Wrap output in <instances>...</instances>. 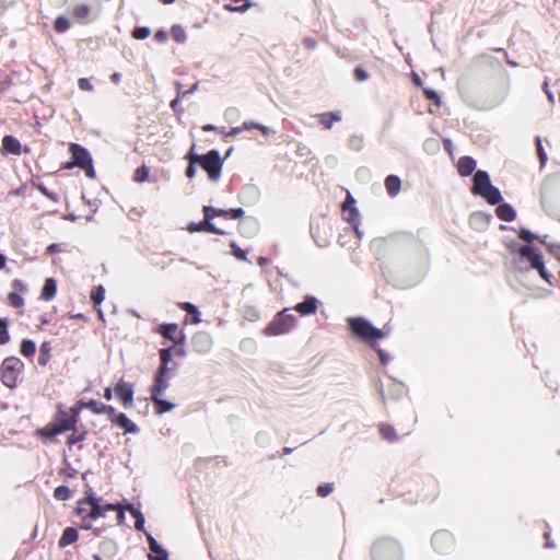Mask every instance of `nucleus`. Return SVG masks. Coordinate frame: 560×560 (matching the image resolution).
<instances>
[{
  "mask_svg": "<svg viewBox=\"0 0 560 560\" xmlns=\"http://www.w3.org/2000/svg\"><path fill=\"white\" fill-rule=\"evenodd\" d=\"M114 506L112 503H104L101 498L88 495L78 502L77 514L81 521V528L91 529L94 521L104 517L106 512Z\"/></svg>",
  "mask_w": 560,
  "mask_h": 560,
  "instance_id": "nucleus-1",
  "label": "nucleus"
},
{
  "mask_svg": "<svg viewBox=\"0 0 560 560\" xmlns=\"http://www.w3.org/2000/svg\"><path fill=\"white\" fill-rule=\"evenodd\" d=\"M69 10L75 23L86 25L101 16L103 7L100 0H70Z\"/></svg>",
  "mask_w": 560,
  "mask_h": 560,
  "instance_id": "nucleus-2",
  "label": "nucleus"
},
{
  "mask_svg": "<svg viewBox=\"0 0 560 560\" xmlns=\"http://www.w3.org/2000/svg\"><path fill=\"white\" fill-rule=\"evenodd\" d=\"M520 237L527 242L528 245L521 247L518 254L530 264L532 268L539 272L544 280L550 282L552 275L546 270L541 254L530 245L538 237L528 230H522Z\"/></svg>",
  "mask_w": 560,
  "mask_h": 560,
  "instance_id": "nucleus-3",
  "label": "nucleus"
},
{
  "mask_svg": "<svg viewBox=\"0 0 560 560\" xmlns=\"http://www.w3.org/2000/svg\"><path fill=\"white\" fill-rule=\"evenodd\" d=\"M188 159L191 163L199 164L207 172L210 180L218 182L221 177L223 161L217 150H211L207 154L199 155L190 151Z\"/></svg>",
  "mask_w": 560,
  "mask_h": 560,
  "instance_id": "nucleus-4",
  "label": "nucleus"
},
{
  "mask_svg": "<svg viewBox=\"0 0 560 560\" xmlns=\"http://www.w3.org/2000/svg\"><path fill=\"white\" fill-rule=\"evenodd\" d=\"M349 325L353 334L375 348V342L389 334V329H377L364 318H350Z\"/></svg>",
  "mask_w": 560,
  "mask_h": 560,
  "instance_id": "nucleus-5",
  "label": "nucleus"
},
{
  "mask_svg": "<svg viewBox=\"0 0 560 560\" xmlns=\"http://www.w3.org/2000/svg\"><path fill=\"white\" fill-rule=\"evenodd\" d=\"M70 412L59 411L54 423L46 425L38 433L44 438L52 439L65 431L72 430L78 421V411L71 409Z\"/></svg>",
  "mask_w": 560,
  "mask_h": 560,
  "instance_id": "nucleus-6",
  "label": "nucleus"
},
{
  "mask_svg": "<svg viewBox=\"0 0 560 560\" xmlns=\"http://www.w3.org/2000/svg\"><path fill=\"white\" fill-rule=\"evenodd\" d=\"M472 192L481 196L491 205H497L502 199L500 190L491 184L490 177L485 171H478L474 175Z\"/></svg>",
  "mask_w": 560,
  "mask_h": 560,
  "instance_id": "nucleus-7",
  "label": "nucleus"
},
{
  "mask_svg": "<svg viewBox=\"0 0 560 560\" xmlns=\"http://www.w3.org/2000/svg\"><path fill=\"white\" fill-rule=\"evenodd\" d=\"M24 369V363L16 357H9L2 361L0 373L1 382L9 388L16 386L19 376Z\"/></svg>",
  "mask_w": 560,
  "mask_h": 560,
  "instance_id": "nucleus-8",
  "label": "nucleus"
},
{
  "mask_svg": "<svg viewBox=\"0 0 560 560\" xmlns=\"http://www.w3.org/2000/svg\"><path fill=\"white\" fill-rule=\"evenodd\" d=\"M372 556L374 560H400L401 550L395 540L383 538L374 544Z\"/></svg>",
  "mask_w": 560,
  "mask_h": 560,
  "instance_id": "nucleus-9",
  "label": "nucleus"
},
{
  "mask_svg": "<svg viewBox=\"0 0 560 560\" xmlns=\"http://www.w3.org/2000/svg\"><path fill=\"white\" fill-rule=\"evenodd\" d=\"M288 310H284L277 314L275 319L265 328V335L267 336H279L291 331L295 324L296 318L292 314H287Z\"/></svg>",
  "mask_w": 560,
  "mask_h": 560,
  "instance_id": "nucleus-10",
  "label": "nucleus"
},
{
  "mask_svg": "<svg viewBox=\"0 0 560 560\" xmlns=\"http://www.w3.org/2000/svg\"><path fill=\"white\" fill-rule=\"evenodd\" d=\"M116 395L120 399L121 404L126 408H130L133 406V386L132 384L125 382L124 380H119L114 388Z\"/></svg>",
  "mask_w": 560,
  "mask_h": 560,
  "instance_id": "nucleus-11",
  "label": "nucleus"
},
{
  "mask_svg": "<svg viewBox=\"0 0 560 560\" xmlns=\"http://www.w3.org/2000/svg\"><path fill=\"white\" fill-rule=\"evenodd\" d=\"M71 153L73 156V163H69L66 165L67 168L72 167V165H77L81 168L90 167V163H92V159L89 152L79 144H71Z\"/></svg>",
  "mask_w": 560,
  "mask_h": 560,
  "instance_id": "nucleus-12",
  "label": "nucleus"
},
{
  "mask_svg": "<svg viewBox=\"0 0 560 560\" xmlns=\"http://www.w3.org/2000/svg\"><path fill=\"white\" fill-rule=\"evenodd\" d=\"M353 205H354V200L349 195L347 200L343 202L342 212H343V215H345L346 220L349 223L353 224L354 232L358 235V237H361L362 233H361V231L359 230V226H358L359 212H358L357 208Z\"/></svg>",
  "mask_w": 560,
  "mask_h": 560,
  "instance_id": "nucleus-13",
  "label": "nucleus"
},
{
  "mask_svg": "<svg viewBox=\"0 0 560 560\" xmlns=\"http://www.w3.org/2000/svg\"><path fill=\"white\" fill-rule=\"evenodd\" d=\"M108 418L112 423L124 429L126 433H137L139 431L135 422H132L125 413L116 412L115 408Z\"/></svg>",
  "mask_w": 560,
  "mask_h": 560,
  "instance_id": "nucleus-14",
  "label": "nucleus"
},
{
  "mask_svg": "<svg viewBox=\"0 0 560 560\" xmlns=\"http://www.w3.org/2000/svg\"><path fill=\"white\" fill-rule=\"evenodd\" d=\"M433 547L439 552H446L453 547V537L448 532L441 530L433 535Z\"/></svg>",
  "mask_w": 560,
  "mask_h": 560,
  "instance_id": "nucleus-15",
  "label": "nucleus"
},
{
  "mask_svg": "<svg viewBox=\"0 0 560 560\" xmlns=\"http://www.w3.org/2000/svg\"><path fill=\"white\" fill-rule=\"evenodd\" d=\"M172 372L158 371L155 382L151 387V396H162L163 393L168 388Z\"/></svg>",
  "mask_w": 560,
  "mask_h": 560,
  "instance_id": "nucleus-16",
  "label": "nucleus"
},
{
  "mask_svg": "<svg viewBox=\"0 0 560 560\" xmlns=\"http://www.w3.org/2000/svg\"><path fill=\"white\" fill-rule=\"evenodd\" d=\"M147 538L151 550L148 556L149 560H170L167 550L151 534L147 533Z\"/></svg>",
  "mask_w": 560,
  "mask_h": 560,
  "instance_id": "nucleus-17",
  "label": "nucleus"
},
{
  "mask_svg": "<svg viewBox=\"0 0 560 560\" xmlns=\"http://www.w3.org/2000/svg\"><path fill=\"white\" fill-rule=\"evenodd\" d=\"M192 346L199 353H207L212 347V338L207 332H198L192 338Z\"/></svg>",
  "mask_w": 560,
  "mask_h": 560,
  "instance_id": "nucleus-18",
  "label": "nucleus"
},
{
  "mask_svg": "<svg viewBox=\"0 0 560 560\" xmlns=\"http://www.w3.org/2000/svg\"><path fill=\"white\" fill-rule=\"evenodd\" d=\"M187 230L190 233L201 232V231L210 232V233H215V234H219V235H224L226 233L224 230L217 228L212 222H210L206 218H205V220L202 222H199V223L191 222V223H189L188 226H187Z\"/></svg>",
  "mask_w": 560,
  "mask_h": 560,
  "instance_id": "nucleus-19",
  "label": "nucleus"
},
{
  "mask_svg": "<svg viewBox=\"0 0 560 560\" xmlns=\"http://www.w3.org/2000/svg\"><path fill=\"white\" fill-rule=\"evenodd\" d=\"M177 325L176 324H164L161 325L158 329V331L165 337L166 339L174 341L175 343H183L184 342V336H180L179 338L176 337L177 332Z\"/></svg>",
  "mask_w": 560,
  "mask_h": 560,
  "instance_id": "nucleus-20",
  "label": "nucleus"
},
{
  "mask_svg": "<svg viewBox=\"0 0 560 560\" xmlns=\"http://www.w3.org/2000/svg\"><path fill=\"white\" fill-rule=\"evenodd\" d=\"M317 304L318 301L314 296H308L304 302L299 303L295 306V311L299 312L301 315H311L316 313L317 311Z\"/></svg>",
  "mask_w": 560,
  "mask_h": 560,
  "instance_id": "nucleus-21",
  "label": "nucleus"
},
{
  "mask_svg": "<svg viewBox=\"0 0 560 560\" xmlns=\"http://www.w3.org/2000/svg\"><path fill=\"white\" fill-rule=\"evenodd\" d=\"M476 161L470 156H463L457 163L458 173L462 176H469L476 168Z\"/></svg>",
  "mask_w": 560,
  "mask_h": 560,
  "instance_id": "nucleus-22",
  "label": "nucleus"
},
{
  "mask_svg": "<svg viewBox=\"0 0 560 560\" xmlns=\"http://www.w3.org/2000/svg\"><path fill=\"white\" fill-rule=\"evenodd\" d=\"M57 293V283L52 278H47L42 288L40 296L44 301H51Z\"/></svg>",
  "mask_w": 560,
  "mask_h": 560,
  "instance_id": "nucleus-23",
  "label": "nucleus"
},
{
  "mask_svg": "<svg viewBox=\"0 0 560 560\" xmlns=\"http://www.w3.org/2000/svg\"><path fill=\"white\" fill-rule=\"evenodd\" d=\"M83 407L90 409L93 413H96V415L107 413L108 417L110 413H113V409H114V407H112V406L104 405V404L95 401V400L85 402L83 405Z\"/></svg>",
  "mask_w": 560,
  "mask_h": 560,
  "instance_id": "nucleus-24",
  "label": "nucleus"
},
{
  "mask_svg": "<svg viewBox=\"0 0 560 560\" xmlns=\"http://www.w3.org/2000/svg\"><path fill=\"white\" fill-rule=\"evenodd\" d=\"M172 350L171 349H161L160 350V357H161V365L159 368V371L164 372H173L176 369V364L173 366H170V363L172 361Z\"/></svg>",
  "mask_w": 560,
  "mask_h": 560,
  "instance_id": "nucleus-25",
  "label": "nucleus"
},
{
  "mask_svg": "<svg viewBox=\"0 0 560 560\" xmlns=\"http://www.w3.org/2000/svg\"><path fill=\"white\" fill-rule=\"evenodd\" d=\"M2 148L12 154H20L21 153V143L19 140L13 138L12 136H5L2 139Z\"/></svg>",
  "mask_w": 560,
  "mask_h": 560,
  "instance_id": "nucleus-26",
  "label": "nucleus"
},
{
  "mask_svg": "<svg viewBox=\"0 0 560 560\" xmlns=\"http://www.w3.org/2000/svg\"><path fill=\"white\" fill-rule=\"evenodd\" d=\"M104 299H105V289L103 285L96 287L91 292V300L93 301L94 306L97 308V313L101 318H103V311L100 308V305L104 301Z\"/></svg>",
  "mask_w": 560,
  "mask_h": 560,
  "instance_id": "nucleus-27",
  "label": "nucleus"
},
{
  "mask_svg": "<svg viewBox=\"0 0 560 560\" xmlns=\"http://www.w3.org/2000/svg\"><path fill=\"white\" fill-rule=\"evenodd\" d=\"M79 535H78V530L73 527H67L60 539H59V546L60 547H66V546H69L71 545L72 542H74L77 539H78Z\"/></svg>",
  "mask_w": 560,
  "mask_h": 560,
  "instance_id": "nucleus-28",
  "label": "nucleus"
},
{
  "mask_svg": "<svg viewBox=\"0 0 560 560\" xmlns=\"http://www.w3.org/2000/svg\"><path fill=\"white\" fill-rule=\"evenodd\" d=\"M497 215L503 221H513L515 219V210L508 203L499 205Z\"/></svg>",
  "mask_w": 560,
  "mask_h": 560,
  "instance_id": "nucleus-29",
  "label": "nucleus"
},
{
  "mask_svg": "<svg viewBox=\"0 0 560 560\" xmlns=\"http://www.w3.org/2000/svg\"><path fill=\"white\" fill-rule=\"evenodd\" d=\"M151 398L154 401L156 412L160 415L168 412L175 407L171 401L162 399V396H151Z\"/></svg>",
  "mask_w": 560,
  "mask_h": 560,
  "instance_id": "nucleus-30",
  "label": "nucleus"
},
{
  "mask_svg": "<svg viewBox=\"0 0 560 560\" xmlns=\"http://www.w3.org/2000/svg\"><path fill=\"white\" fill-rule=\"evenodd\" d=\"M127 511L136 518L135 527L138 530H144V516L139 509L132 504H126Z\"/></svg>",
  "mask_w": 560,
  "mask_h": 560,
  "instance_id": "nucleus-31",
  "label": "nucleus"
},
{
  "mask_svg": "<svg viewBox=\"0 0 560 560\" xmlns=\"http://www.w3.org/2000/svg\"><path fill=\"white\" fill-rule=\"evenodd\" d=\"M385 186L389 195L396 196L400 190V179L395 175H389L385 180Z\"/></svg>",
  "mask_w": 560,
  "mask_h": 560,
  "instance_id": "nucleus-32",
  "label": "nucleus"
},
{
  "mask_svg": "<svg viewBox=\"0 0 560 560\" xmlns=\"http://www.w3.org/2000/svg\"><path fill=\"white\" fill-rule=\"evenodd\" d=\"M203 214L210 222L215 217H224L225 219L226 217H230V212H228V210L217 209L210 206L203 207Z\"/></svg>",
  "mask_w": 560,
  "mask_h": 560,
  "instance_id": "nucleus-33",
  "label": "nucleus"
},
{
  "mask_svg": "<svg viewBox=\"0 0 560 560\" xmlns=\"http://www.w3.org/2000/svg\"><path fill=\"white\" fill-rule=\"evenodd\" d=\"M171 33H172V37L173 39L178 43V44H183L186 42L187 39V34H186V31L185 28L179 25V24H175L172 26V30H171Z\"/></svg>",
  "mask_w": 560,
  "mask_h": 560,
  "instance_id": "nucleus-34",
  "label": "nucleus"
},
{
  "mask_svg": "<svg viewBox=\"0 0 560 560\" xmlns=\"http://www.w3.org/2000/svg\"><path fill=\"white\" fill-rule=\"evenodd\" d=\"M340 115L338 113H324L319 115V121L326 128H331L335 121L340 120Z\"/></svg>",
  "mask_w": 560,
  "mask_h": 560,
  "instance_id": "nucleus-35",
  "label": "nucleus"
},
{
  "mask_svg": "<svg viewBox=\"0 0 560 560\" xmlns=\"http://www.w3.org/2000/svg\"><path fill=\"white\" fill-rule=\"evenodd\" d=\"M36 351V345L33 340L23 339L20 347V352L24 357H32Z\"/></svg>",
  "mask_w": 560,
  "mask_h": 560,
  "instance_id": "nucleus-36",
  "label": "nucleus"
},
{
  "mask_svg": "<svg viewBox=\"0 0 560 560\" xmlns=\"http://www.w3.org/2000/svg\"><path fill=\"white\" fill-rule=\"evenodd\" d=\"M71 26V21L66 16H58L55 21L54 27L56 32L63 33Z\"/></svg>",
  "mask_w": 560,
  "mask_h": 560,
  "instance_id": "nucleus-37",
  "label": "nucleus"
},
{
  "mask_svg": "<svg viewBox=\"0 0 560 560\" xmlns=\"http://www.w3.org/2000/svg\"><path fill=\"white\" fill-rule=\"evenodd\" d=\"M150 171L145 165L138 167L133 174V180L137 183H143L149 180Z\"/></svg>",
  "mask_w": 560,
  "mask_h": 560,
  "instance_id": "nucleus-38",
  "label": "nucleus"
},
{
  "mask_svg": "<svg viewBox=\"0 0 560 560\" xmlns=\"http://www.w3.org/2000/svg\"><path fill=\"white\" fill-rule=\"evenodd\" d=\"M8 319L0 318V345H4L10 340V336L8 332Z\"/></svg>",
  "mask_w": 560,
  "mask_h": 560,
  "instance_id": "nucleus-39",
  "label": "nucleus"
},
{
  "mask_svg": "<svg viewBox=\"0 0 560 560\" xmlns=\"http://www.w3.org/2000/svg\"><path fill=\"white\" fill-rule=\"evenodd\" d=\"M54 497L59 501H65L70 498V490L66 486H59L55 489Z\"/></svg>",
  "mask_w": 560,
  "mask_h": 560,
  "instance_id": "nucleus-40",
  "label": "nucleus"
},
{
  "mask_svg": "<svg viewBox=\"0 0 560 560\" xmlns=\"http://www.w3.org/2000/svg\"><path fill=\"white\" fill-rule=\"evenodd\" d=\"M8 300L11 306L21 307L24 305V299L16 292H11L8 295Z\"/></svg>",
  "mask_w": 560,
  "mask_h": 560,
  "instance_id": "nucleus-41",
  "label": "nucleus"
},
{
  "mask_svg": "<svg viewBox=\"0 0 560 560\" xmlns=\"http://www.w3.org/2000/svg\"><path fill=\"white\" fill-rule=\"evenodd\" d=\"M113 506L114 508L110 511H116L117 512V515H116L117 524L118 525L124 524V522H125V511H127L126 505L113 504Z\"/></svg>",
  "mask_w": 560,
  "mask_h": 560,
  "instance_id": "nucleus-42",
  "label": "nucleus"
},
{
  "mask_svg": "<svg viewBox=\"0 0 560 560\" xmlns=\"http://www.w3.org/2000/svg\"><path fill=\"white\" fill-rule=\"evenodd\" d=\"M539 241L547 246L549 252L560 261V246L556 244H549L546 241V236L539 238Z\"/></svg>",
  "mask_w": 560,
  "mask_h": 560,
  "instance_id": "nucleus-43",
  "label": "nucleus"
},
{
  "mask_svg": "<svg viewBox=\"0 0 560 560\" xmlns=\"http://www.w3.org/2000/svg\"><path fill=\"white\" fill-rule=\"evenodd\" d=\"M539 241L547 246L549 252L560 261V246L556 244H549L546 241V236L539 238Z\"/></svg>",
  "mask_w": 560,
  "mask_h": 560,
  "instance_id": "nucleus-44",
  "label": "nucleus"
},
{
  "mask_svg": "<svg viewBox=\"0 0 560 560\" xmlns=\"http://www.w3.org/2000/svg\"><path fill=\"white\" fill-rule=\"evenodd\" d=\"M380 431L384 439L389 440V441L396 440V433H395L394 428H392L389 425H383V427H381Z\"/></svg>",
  "mask_w": 560,
  "mask_h": 560,
  "instance_id": "nucleus-45",
  "label": "nucleus"
},
{
  "mask_svg": "<svg viewBox=\"0 0 560 560\" xmlns=\"http://www.w3.org/2000/svg\"><path fill=\"white\" fill-rule=\"evenodd\" d=\"M151 34V31L149 27H137L132 35L136 39H144L147 37H149Z\"/></svg>",
  "mask_w": 560,
  "mask_h": 560,
  "instance_id": "nucleus-46",
  "label": "nucleus"
},
{
  "mask_svg": "<svg viewBox=\"0 0 560 560\" xmlns=\"http://www.w3.org/2000/svg\"><path fill=\"white\" fill-rule=\"evenodd\" d=\"M40 351H42V357L39 358V363L42 365H45L47 363V360H48V354H49V351H50V346L48 342H44L42 346H40Z\"/></svg>",
  "mask_w": 560,
  "mask_h": 560,
  "instance_id": "nucleus-47",
  "label": "nucleus"
},
{
  "mask_svg": "<svg viewBox=\"0 0 560 560\" xmlns=\"http://www.w3.org/2000/svg\"><path fill=\"white\" fill-rule=\"evenodd\" d=\"M101 548L106 551L109 556H114L117 552V546L113 541H104Z\"/></svg>",
  "mask_w": 560,
  "mask_h": 560,
  "instance_id": "nucleus-48",
  "label": "nucleus"
},
{
  "mask_svg": "<svg viewBox=\"0 0 560 560\" xmlns=\"http://www.w3.org/2000/svg\"><path fill=\"white\" fill-rule=\"evenodd\" d=\"M334 490V485L332 483H325V485H322L317 488V493L318 495L320 497H326L328 495L331 491Z\"/></svg>",
  "mask_w": 560,
  "mask_h": 560,
  "instance_id": "nucleus-49",
  "label": "nucleus"
},
{
  "mask_svg": "<svg viewBox=\"0 0 560 560\" xmlns=\"http://www.w3.org/2000/svg\"><path fill=\"white\" fill-rule=\"evenodd\" d=\"M424 94H425V96L429 100L434 101L436 103V105H441L440 96H439V94L435 91L429 90V89H424Z\"/></svg>",
  "mask_w": 560,
  "mask_h": 560,
  "instance_id": "nucleus-50",
  "label": "nucleus"
},
{
  "mask_svg": "<svg viewBox=\"0 0 560 560\" xmlns=\"http://www.w3.org/2000/svg\"><path fill=\"white\" fill-rule=\"evenodd\" d=\"M231 246L233 248V254L237 259H240V260L246 259V253L243 249L237 247L236 244H234V243H232Z\"/></svg>",
  "mask_w": 560,
  "mask_h": 560,
  "instance_id": "nucleus-51",
  "label": "nucleus"
},
{
  "mask_svg": "<svg viewBox=\"0 0 560 560\" xmlns=\"http://www.w3.org/2000/svg\"><path fill=\"white\" fill-rule=\"evenodd\" d=\"M180 307L184 311H186L188 314H191V315H195V314H197L199 312L197 306H195L194 304L188 303V302L182 303Z\"/></svg>",
  "mask_w": 560,
  "mask_h": 560,
  "instance_id": "nucleus-52",
  "label": "nucleus"
},
{
  "mask_svg": "<svg viewBox=\"0 0 560 560\" xmlns=\"http://www.w3.org/2000/svg\"><path fill=\"white\" fill-rule=\"evenodd\" d=\"M78 84H79V88L81 90H84V91H92L93 90V85L91 84V82L86 78H81L79 80Z\"/></svg>",
  "mask_w": 560,
  "mask_h": 560,
  "instance_id": "nucleus-53",
  "label": "nucleus"
},
{
  "mask_svg": "<svg viewBox=\"0 0 560 560\" xmlns=\"http://www.w3.org/2000/svg\"><path fill=\"white\" fill-rule=\"evenodd\" d=\"M354 75L358 81H365L369 79L368 72L361 68H357L354 70Z\"/></svg>",
  "mask_w": 560,
  "mask_h": 560,
  "instance_id": "nucleus-54",
  "label": "nucleus"
},
{
  "mask_svg": "<svg viewBox=\"0 0 560 560\" xmlns=\"http://www.w3.org/2000/svg\"><path fill=\"white\" fill-rule=\"evenodd\" d=\"M12 288L19 290L20 292L27 291L26 284L22 280H19V279H15L12 281Z\"/></svg>",
  "mask_w": 560,
  "mask_h": 560,
  "instance_id": "nucleus-55",
  "label": "nucleus"
},
{
  "mask_svg": "<svg viewBox=\"0 0 560 560\" xmlns=\"http://www.w3.org/2000/svg\"><path fill=\"white\" fill-rule=\"evenodd\" d=\"M167 32L164 31V30H160L158 31L155 34H154V38L159 42V43H165L167 40Z\"/></svg>",
  "mask_w": 560,
  "mask_h": 560,
  "instance_id": "nucleus-56",
  "label": "nucleus"
},
{
  "mask_svg": "<svg viewBox=\"0 0 560 560\" xmlns=\"http://www.w3.org/2000/svg\"><path fill=\"white\" fill-rule=\"evenodd\" d=\"M228 212H230V217H226V219H238V218H242L244 214V211L241 208L230 209V210H228Z\"/></svg>",
  "mask_w": 560,
  "mask_h": 560,
  "instance_id": "nucleus-57",
  "label": "nucleus"
},
{
  "mask_svg": "<svg viewBox=\"0 0 560 560\" xmlns=\"http://www.w3.org/2000/svg\"><path fill=\"white\" fill-rule=\"evenodd\" d=\"M242 131H244V128H243V125L240 126V127H234L232 128L230 131L228 132H224V131H221L222 133H224L225 137H235L237 136L238 133H241Z\"/></svg>",
  "mask_w": 560,
  "mask_h": 560,
  "instance_id": "nucleus-58",
  "label": "nucleus"
},
{
  "mask_svg": "<svg viewBox=\"0 0 560 560\" xmlns=\"http://www.w3.org/2000/svg\"><path fill=\"white\" fill-rule=\"evenodd\" d=\"M378 358L383 365H386L389 362V355L382 349H376Z\"/></svg>",
  "mask_w": 560,
  "mask_h": 560,
  "instance_id": "nucleus-59",
  "label": "nucleus"
},
{
  "mask_svg": "<svg viewBox=\"0 0 560 560\" xmlns=\"http://www.w3.org/2000/svg\"><path fill=\"white\" fill-rule=\"evenodd\" d=\"M38 190H39V191H40L45 197L49 198L50 200H52V201H57V197H56L54 194L49 192V191H48V189H47L45 186L39 185V186H38Z\"/></svg>",
  "mask_w": 560,
  "mask_h": 560,
  "instance_id": "nucleus-60",
  "label": "nucleus"
},
{
  "mask_svg": "<svg viewBox=\"0 0 560 560\" xmlns=\"http://www.w3.org/2000/svg\"><path fill=\"white\" fill-rule=\"evenodd\" d=\"M195 164H196V163H191V162L189 161V165H188V167H187V170H186V176H187L188 178H192V177L196 175V171H197V170H196Z\"/></svg>",
  "mask_w": 560,
  "mask_h": 560,
  "instance_id": "nucleus-61",
  "label": "nucleus"
},
{
  "mask_svg": "<svg viewBox=\"0 0 560 560\" xmlns=\"http://www.w3.org/2000/svg\"><path fill=\"white\" fill-rule=\"evenodd\" d=\"M537 149H538L540 162H541V164H544L546 161V153L544 152V150L541 148V141L539 138L537 139Z\"/></svg>",
  "mask_w": 560,
  "mask_h": 560,
  "instance_id": "nucleus-62",
  "label": "nucleus"
},
{
  "mask_svg": "<svg viewBox=\"0 0 560 560\" xmlns=\"http://www.w3.org/2000/svg\"><path fill=\"white\" fill-rule=\"evenodd\" d=\"M259 124L254 121H245L243 122L244 130L258 129Z\"/></svg>",
  "mask_w": 560,
  "mask_h": 560,
  "instance_id": "nucleus-63",
  "label": "nucleus"
},
{
  "mask_svg": "<svg viewBox=\"0 0 560 560\" xmlns=\"http://www.w3.org/2000/svg\"><path fill=\"white\" fill-rule=\"evenodd\" d=\"M258 130H259L264 136H269L270 133H272L271 128H269L268 126L261 125V124H259V126H258Z\"/></svg>",
  "mask_w": 560,
  "mask_h": 560,
  "instance_id": "nucleus-64",
  "label": "nucleus"
}]
</instances>
